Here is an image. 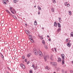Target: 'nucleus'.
<instances>
[{
  "instance_id": "21",
  "label": "nucleus",
  "mask_w": 73,
  "mask_h": 73,
  "mask_svg": "<svg viewBox=\"0 0 73 73\" xmlns=\"http://www.w3.org/2000/svg\"><path fill=\"white\" fill-rule=\"evenodd\" d=\"M51 11L52 12H54V9L52 8V9H51Z\"/></svg>"
},
{
  "instance_id": "33",
  "label": "nucleus",
  "mask_w": 73,
  "mask_h": 73,
  "mask_svg": "<svg viewBox=\"0 0 73 73\" xmlns=\"http://www.w3.org/2000/svg\"><path fill=\"white\" fill-rule=\"evenodd\" d=\"M38 9L39 10H41V7H38Z\"/></svg>"
},
{
  "instance_id": "16",
  "label": "nucleus",
  "mask_w": 73,
  "mask_h": 73,
  "mask_svg": "<svg viewBox=\"0 0 73 73\" xmlns=\"http://www.w3.org/2000/svg\"><path fill=\"white\" fill-rule=\"evenodd\" d=\"M17 1H18V0H14L13 1V2L14 3H16Z\"/></svg>"
},
{
  "instance_id": "14",
  "label": "nucleus",
  "mask_w": 73,
  "mask_h": 73,
  "mask_svg": "<svg viewBox=\"0 0 73 73\" xmlns=\"http://www.w3.org/2000/svg\"><path fill=\"white\" fill-rule=\"evenodd\" d=\"M64 64V60L63 59L62 60V65H63Z\"/></svg>"
},
{
  "instance_id": "47",
  "label": "nucleus",
  "mask_w": 73,
  "mask_h": 73,
  "mask_svg": "<svg viewBox=\"0 0 73 73\" xmlns=\"http://www.w3.org/2000/svg\"><path fill=\"white\" fill-rule=\"evenodd\" d=\"M47 37H48V38H50V36L49 35H47Z\"/></svg>"
},
{
  "instance_id": "57",
  "label": "nucleus",
  "mask_w": 73,
  "mask_h": 73,
  "mask_svg": "<svg viewBox=\"0 0 73 73\" xmlns=\"http://www.w3.org/2000/svg\"><path fill=\"white\" fill-rule=\"evenodd\" d=\"M34 7H35H35H36V5H35V6H34Z\"/></svg>"
},
{
  "instance_id": "62",
  "label": "nucleus",
  "mask_w": 73,
  "mask_h": 73,
  "mask_svg": "<svg viewBox=\"0 0 73 73\" xmlns=\"http://www.w3.org/2000/svg\"><path fill=\"white\" fill-rule=\"evenodd\" d=\"M11 33V32H10V33Z\"/></svg>"
},
{
  "instance_id": "11",
  "label": "nucleus",
  "mask_w": 73,
  "mask_h": 73,
  "mask_svg": "<svg viewBox=\"0 0 73 73\" xmlns=\"http://www.w3.org/2000/svg\"><path fill=\"white\" fill-rule=\"evenodd\" d=\"M54 25L55 27H57V23L56 22H55L54 23Z\"/></svg>"
},
{
  "instance_id": "3",
  "label": "nucleus",
  "mask_w": 73,
  "mask_h": 73,
  "mask_svg": "<svg viewBox=\"0 0 73 73\" xmlns=\"http://www.w3.org/2000/svg\"><path fill=\"white\" fill-rule=\"evenodd\" d=\"M50 64H51L52 65H56L57 64V63L56 62H50Z\"/></svg>"
},
{
  "instance_id": "61",
  "label": "nucleus",
  "mask_w": 73,
  "mask_h": 73,
  "mask_svg": "<svg viewBox=\"0 0 73 73\" xmlns=\"http://www.w3.org/2000/svg\"><path fill=\"white\" fill-rule=\"evenodd\" d=\"M11 33H12L11 32Z\"/></svg>"
},
{
  "instance_id": "30",
  "label": "nucleus",
  "mask_w": 73,
  "mask_h": 73,
  "mask_svg": "<svg viewBox=\"0 0 73 73\" xmlns=\"http://www.w3.org/2000/svg\"><path fill=\"white\" fill-rule=\"evenodd\" d=\"M42 43L43 44H45V42L44 41V40H42Z\"/></svg>"
},
{
  "instance_id": "59",
  "label": "nucleus",
  "mask_w": 73,
  "mask_h": 73,
  "mask_svg": "<svg viewBox=\"0 0 73 73\" xmlns=\"http://www.w3.org/2000/svg\"><path fill=\"white\" fill-rule=\"evenodd\" d=\"M54 73H56V72H54Z\"/></svg>"
},
{
  "instance_id": "2",
  "label": "nucleus",
  "mask_w": 73,
  "mask_h": 73,
  "mask_svg": "<svg viewBox=\"0 0 73 73\" xmlns=\"http://www.w3.org/2000/svg\"><path fill=\"white\" fill-rule=\"evenodd\" d=\"M20 65L21 67H22V68L23 69H24L25 68V66H24L23 64H20Z\"/></svg>"
},
{
  "instance_id": "26",
  "label": "nucleus",
  "mask_w": 73,
  "mask_h": 73,
  "mask_svg": "<svg viewBox=\"0 0 73 73\" xmlns=\"http://www.w3.org/2000/svg\"><path fill=\"white\" fill-rule=\"evenodd\" d=\"M45 48L46 49H48V46H47V45H45Z\"/></svg>"
},
{
  "instance_id": "1",
  "label": "nucleus",
  "mask_w": 73,
  "mask_h": 73,
  "mask_svg": "<svg viewBox=\"0 0 73 73\" xmlns=\"http://www.w3.org/2000/svg\"><path fill=\"white\" fill-rule=\"evenodd\" d=\"M34 52L35 55H37L38 54V52H37V51L35 48L34 49Z\"/></svg>"
},
{
  "instance_id": "48",
  "label": "nucleus",
  "mask_w": 73,
  "mask_h": 73,
  "mask_svg": "<svg viewBox=\"0 0 73 73\" xmlns=\"http://www.w3.org/2000/svg\"><path fill=\"white\" fill-rule=\"evenodd\" d=\"M29 61H28L27 62V64H29Z\"/></svg>"
},
{
  "instance_id": "17",
  "label": "nucleus",
  "mask_w": 73,
  "mask_h": 73,
  "mask_svg": "<svg viewBox=\"0 0 73 73\" xmlns=\"http://www.w3.org/2000/svg\"><path fill=\"white\" fill-rule=\"evenodd\" d=\"M45 68L46 69H47V70H49V69L48 68V66H47L46 67H45Z\"/></svg>"
},
{
  "instance_id": "34",
  "label": "nucleus",
  "mask_w": 73,
  "mask_h": 73,
  "mask_svg": "<svg viewBox=\"0 0 73 73\" xmlns=\"http://www.w3.org/2000/svg\"><path fill=\"white\" fill-rule=\"evenodd\" d=\"M53 57V55H51V56H50V59H52V57Z\"/></svg>"
},
{
  "instance_id": "58",
  "label": "nucleus",
  "mask_w": 73,
  "mask_h": 73,
  "mask_svg": "<svg viewBox=\"0 0 73 73\" xmlns=\"http://www.w3.org/2000/svg\"><path fill=\"white\" fill-rule=\"evenodd\" d=\"M42 29H44V28L42 27Z\"/></svg>"
},
{
  "instance_id": "35",
  "label": "nucleus",
  "mask_w": 73,
  "mask_h": 73,
  "mask_svg": "<svg viewBox=\"0 0 73 73\" xmlns=\"http://www.w3.org/2000/svg\"><path fill=\"white\" fill-rule=\"evenodd\" d=\"M32 67L34 69V68H35V65L34 64H33L32 65Z\"/></svg>"
},
{
  "instance_id": "42",
  "label": "nucleus",
  "mask_w": 73,
  "mask_h": 73,
  "mask_svg": "<svg viewBox=\"0 0 73 73\" xmlns=\"http://www.w3.org/2000/svg\"><path fill=\"white\" fill-rule=\"evenodd\" d=\"M25 62H27V59H26L25 60Z\"/></svg>"
},
{
  "instance_id": "24",
  "label": "nucleus",
  "mask_w": 73,
  "mask_h": 73,
  "mask_svg": "<svg viewBox=\"0 0 73 73\" xmlns=\"http://www.w3.org/2000/svg\"><path fill=\"white\" fill-rule=\"evenodd\" d=\"M12 16L14 18V19H17V18H16V16H15L14 15H12Z\"/></svg>"
},
{
  "instance_id": "18",
  "label": "nucleus",
  "mask_w": 73,
  "mask_h": 73,
  "mask_svg": "<svg viewBox=\"0 0 73 73\" xmlns=\"http://www.w3.org/2000/svg\"><path fill=\"white\" fill-rule=\"evenodd\" d=\"M34 25H37V21H35L34 22Z\"/></svg>"
},
{
  "instance_id": "54",
  "label": "nucleus",
  "mask_w": 73,
  "mask_h": 73,
  "mask_svg": "<svg viewBox=\"0 0 73 73\" xmlns=\"http://www.w3.org/2000/svg\"><path fill=\"white\" fill-rule=\"evenodd\" d=\"M70 72H71V73H73V71H71Z\"/></svg>"
},
{
  "instance_id": "13",
  "label": "nucleus",
  "mask_w": 73,
  "mask_h": 73,
  "mask_svg": "<svg viewBox=\"0 0 73 73\" xmlns=\"http://www.w3.org/2000/svg\"><path fill=\"white\" fill-rule=\"evenodd\" d=\"M61 28H59L58 29V31H57L58 32H59L60 31H61Z\"/></svg>"
},
{
  "instance_id": "39",
  "label": "nucleus",
  "mask_w": 73,
  "mask_h": 73,
  "mask_svg": "<svg viewBox=\"0 0 73 73\" xmlns=\"http://www.w3.org/2000/svg\"><path fill=\"white\" fill-rule=\"evenodd\" d=\"M11 13H13V14H15V13L13 12V11H11Z\"/></svg>"
},
{
  "instance_id": "9",
  "label": "nucleus",
  "mask_w": 73,
  "mask_h": 73,
  "mask_svg": "<svg viewBox=\"0 0 73 73\" xmlns=\"http://www.w3.org/2000/svg\"><path fill=\"white\" fill-rule=\"evenodd\" d=\"M32 35H30L29 36V39H30L31 40H32Z\"/></svg>"
},
{
  "instance_id": "32",
  "label": "nucleus",
  "mask_w": 73,
  "mask_h": 73,
  "mask_svg": "<svg viewBox=\"0 0 73 73\" xmlns=\"http://www.w3.org/2000/svg\"><path fill=\"white\" fill-rule=\"evenodd\" d=\"M44 38H43V37L42 36H40V39H43Z\"/></svg>"
},
{
  "instance_id": "53",
  "label": "nucleus",
  "mask_w": 73,
  "mask_h": 73,
  "mask_svg": "<svg viewBox=\"0 0 73 73\" xmlns=\"http://www.w3.org/2000/svg\"><path fill=\"white\" fill-rule=\"evenodd\" d=\"M59 20H61V18H59Z\"/></svg>"
},
{
  "instance_id": "25",
  "label": "nucleus",
  "mask_w": 73,
  "mask_h": 73,
  "mask_svg": "<svg viewBox=\"0 0 73 73\" xmlns=\"http://www.w3.org/2000/svg\"><path fill=\"white\" fill-rule=\"evenodd\" d=\"M4 21L3 20L1 21V24H3V23H4Z\"/></svg>"
},
{
  "instance_id": "46",
  "label": "nucleus",
  "mask_w": 73,
  "mask_h": 73,
  "mask_svg": "<svg viewBox=\"0 0 73 73\" xmlns=\"http://www.w3.org/2000/svg\"><path fill=\"white\" fill-rule=\"evenodd\" d=\"M23 59H25V57H24V56H23Z\"/></svg>"
},
{
  "instance_id": "20",
  "label": "nucleus",
  "mask_w": 73,
  "mask_h": 73,
  "mask_svg": "<svg viewBox=\"0 0 73 73\" xmlns=\"http://www.w3.org/2000/svg\"><path fill=\"white\" fill-rule=\"evenodd\" d=\"M68 12L69 13V15H72V14H71V12L70 11H68Z\"/></svg>"
},
{
  "instance_id": "15",
  "label": "nucleus",
  "mask_w": 73,
  "mask_h": 73,
  "mask_svg": "<svg viewBox=\"0 0 73 73\" xmlns=\"http://www.w3.org/2000/svg\"><path fill=\"white\" fill-rule=\"evenodd\" d=\"M37 69V65H36V66L35 67L34 69L35 70H36Z\"/></svg>"
},
{
  "instance_id": "56",
  "label": "nucleus",
  "mask_w": 73,
  "mask_h": 73,
  "mask_svg": "<svg viewBox=\"0 0 73 73\" xmlns=\"http://www.w3.org/2000/svg\"><path fill=\"white\" fill-rule=\"evenodd\" d=\"M21 40H24V39H22Z\"/></svg>"
},
{
  "instance_id": "23",
  "label": "nucleus",
  "mask_w": 73,
  "mask_h": 73,
  "mask_svg": "<svg viewBox=\"0 0 73 73\" xmlns=\"http://www.w3.org/2000/svg\"><path fill=\"white\" fill-rule=\"evenodd\" d=\"M19 38V36H17L16 37V40H18Z\"/></svg>"
},
{
  "instance_id": "45",
  "label": "nucleus",
  "mask_w": 73,
  "mask_h": 73,
  "mask_svg": "<svg viewBox=\"0 0 73 73\" xmlns=\"http://www.w3.org/2000/svg\"><path fill=\"white\" fill-rule=\"evenodd\" d=\"M66 42H68V39H66Z\"/></svg>"
},
{
  "instance_id": "7",
  "label": "nucleus",
  "mask_w": 73,
  "mask_h": 73,
  "mask_svg": "<svg viewBox=\"0 0 73 73\" xmlns=\"http://www.w3.org/2000/svg\"><path fill=\"white\" fill-rule=\"evenodd\" d=\"M31 53H29V54H28L27 55V56L29 58V57H30V56H31Z\"/></svg>"
},
{
  "instance_id": "60",
  "label": "nucleus",
  "mask_w": 73,
  "mask_h": 73,
  "mask_svg": "<svg viewBox=\"0 0 73 73\" xmlns=\"http://www.w3.org/2000/svg\"><path fill=\"white\" fill-rule=\"evenodd\" d=\"M72 64H73V61H72Z\"/></svg>"
},
{
  "instance_id": "6",
  "label": "nucleus",
  "mask_w": 73,
  "mask_h": 73,
  "mask_svg": "<svg viewBox=\"0 0 73 73\" xmlns=\"http://www.w3.org/2000/svg\"><path fill=\"white\" fill-rule=\"evenodd\" d=\"M61 57L62 59H64L65 57V55L64 54H61Z\"/></svg>"
},
{
  "instance_id": "44",
  "label": "nucleus",
  "mask_w": 73,
  "mask_h": 73,
  "mask_svg": "<svg viewBox=\"0 0 73 73\" xmlns=\"http://www.w3.org/2000/svg\"><path fill=\"white\" fill-rule=\"evenodd\" d=\"M30 73H32V71L31 70H30Z\"/></svg>"
},
{
  "instance_id": "50",
  "label": "nucleus",
  "mask_w": 73,
  "mask_h": 73,
  "mask_svg": "<svg viewBox=\"0 0 73 73\" xmlns=\"http://www.w3.org/2000/svg\"><path fill=\"white\" fill-rule=\"evenodd\" d=\"M54 49L55 51H56V48H54Z\"/></svg>"
},
{
  "instance_id": "4",
  "label": "nucleus",
  "mask_w": 73,
  "mask_h": 73,
  "mask_svg": "<svg viewBox=\"0 0 73 73\" xmlns=\"http://www.w3.org/2000/svg\"><path fill=\"white\" fill-rule=\"evenodd\" d=\"M38 54H39V56H40L41 57L42 56V52H41V51H38Z\"/></svg>"
},
{
  "instance_id": "5",
  "label": "nucleus",
  "mask_w": 73,
  "mask_h": 73,
  "mask_svg": "<svg viewBox=\"0 0 73 73\" xmlns=\"http://www.w3.org/2000/svg\"><path fill=\"white\" fill-rule=\"evenodd\" d=\"M58 62H61V59L60 58H58Z\"/></svg>"
},
{
  "instance_id": "55",
  "label": "nucleus",
  "mask_w": 73,
  "mask_h": 73,
  "mask_svg": "<svg viewBox=\"0 0 73 73\" xmlns=\"http://www.w3.org/2000/svg\"><path fill=\"white\" fill-rule=\"evenodd\" d=\"M25 26L27 27V24H25Z\"/></svg>"
},
{
  "instance_id": "29",
  "label": "nucleus",
  "mask_w": 73,
  "mask_h": 73,
  "mask_svg": "<svg viewBox=\"0 0 73 73\" xmlns=\"http://www.w3.org/2000/svg\"><path fill=\"white\" fill-rule=\"evenodd\" d=\"M10 11H12V7H10Z\"/></svg>"
},
{
  "instance_id": "41",
  "label": "nucleus",
  "mask_w": 73,
  "mask_h": 73,
  "mask_svg": "<svg viewBox=\"0 0 73 73\" xmlns=\"http://www.w3.org/2000/svg\"><path fill=\"white\" fill-rule=\"evenodd\" d=\"M70 5L69 4H68L67 5V7H69V6Z\"/></svg>"
},
{
  "instance_id": "36",
  "label": "nucleus",
  "mask_w": 73,
  "mask_h": 73,
  "mask_svg": "<svg viewBox=\"0 0 73 73\" xmlns=\"http://www.w3.org/2000/svg\"><path fill=\"white\" fill-rule=\"evenodd\" d=\"M13 11H14V12H15V13H16V11H15V9H13Z\"/></svg>"
},
{
  "instance_id": "38",
  "label": "nucleus",
  "mask_w": 73,
  "mask_h": 73,
  "mask_svg": "<svg viewBox=\"0 0 73 73\" xmlns=\"http://www.w3.org/2000/svg\"><path fill=\"white\" fill-rule=\"evenodd\" d=\"M65 6L66 5H67V2H65Z\"/></svg>"
},
{
  "instance_id": "19",
  "label": "nucleus",
  "mask_w": 73,
  "mask_h": 73,
  "mask_svg": "<svg viewBox=\"0 0 73 73\" xmlns=\"http://www.w3.org/2000/svg\"><path fill=\"white\" fill-rule=\"evenodd\" d=\"M25 32L28 35H29V31H28L27 30H25Z\"/></svg>"
},
{
  "instance_id": "51",
  "label": "nucleus",
  "mask_w": 73,
  "mask_h": 73,
  "mask_svg": "<svg viewBox=\"0 0 73 73\" xmlns=\"http://www.w3.org/2000/svg\"><path fill=\"white\" fill-rule=\"evenodd\" d=\"M38 15H39V14H40V12H38Z\"/></svg>"
},
{
  "instance_id": "37",
  "label": "nucleus",
  "mask_w": 73,
  "mask_h": 73,
  "mask_svg": "<svg viewBox=\"0 0 73 73\" xmlns=\"http://www.w3.org/2000/svg\"><path fill=\"white\" fill-rule=\"evenodd\" d=\"M4 4H7V2H5V1H4Z\"/></svg>"
},
{
  "instance_id": "10",
  "label": "nucleus",
  "mask_w": 73,
  "mask_h": 73,
  "mask_svg": "<svg viewBox=\"0 0 73 73\" xmlns=\"http://www.w3.org/2000/svg\"><path fill=\"white\" fill-rule=\"evenodd\" d=\"M58 28L61 27V25H60V23H58Z\"/></svg>"
},
{
  "instance_id": "52",
  "label": "nucleus",
  "mask_w": 73,
  "mask_h": 73,
  "mask_svg": "<svg viewBox=\"0 0 73 73\" xmlns=\"http://www.w3.org/2000/svg\"><path fill=\"white\" fill-rule=\"evenodd\" d=\"M51 39H50V38L49 39H48V41H50Z\"/></svg>"
},
{
  "instance_id": "28",
  "label": "nucleus",
  "mask_w": 73,
  "mask_h": 73,
  "mask_svg": "<svg viewBox=\"0 0 73 73\" xmlns=\"http://www.w3.org/2000/svg\"><path fill=\"white\" fill-rule=\"evenodd\" d=\"M0 54H1V57H2V58H4V56H3V55L1 54V53H0Z\"/></svg>"
},
{
  "instance_id": "31",
  "label": "nucleus",
  "mask_w": 73,
  "mask_h": 73,
  "mask_svg": "<svg viewBox=\"0 0 73 73\" xmlns=\"http://www.w3.org/2000/svg\"><path fill=\"white\" fill-rule=\"evenodd\" d=\"M53 3L54 4H55V3H56V0H53Z\"/></svg>"
},
{
  "instance_id": "49",
  "label": "nucleus",
  "mask_w": 73,
  "mask_h": 73,
  "mask_svg": "<svg viewBox=\"0 0 73 73\" xmlns=\"http://www.w3.org/2000/svg\"><path fill=\"white\" fill-rule=\"evenodd\" d=\"M8 12H9V14H10V15H12V14H11V13L9 12V11Z\"/></svg>"
},
{
  "instance_id": "8",
  "label": "nucleus",
  "mask_w": 73,
  "mask_h": 73,
  "mask_svg": "<svg viewBox=\"0 0 73 73\" xmlns=\"http://www.w3.org/2000/svg\"><path fill=\"white\" fill-rule=\"evenodd\" d=\"M67 45L68 46V47H70V45H71L70 43L68 42V43H67Z\"/></svg>"
},
{
  "instance_id": "43",
  "label": "nucleus",
  "mask_w": 73,
  "mask_h": 73,
  "mask_svg": "<svg viewBox=\"0 0 73 73\" xmlns=\"http://www.w3.org/2000/svg\"><path fill=\"white\" fill-rule=\"evenodd\" d=\"M62 73H64V70H62Z\"/></svg>"
},
{
  "instance_id": "12",
  "label": "nucleus",
  "mask_w": 73,
  "mask_h": 73,
  "mask_svg": "<svg viewBox=\"0 0 73 73\" xmlns=\"http://www.w3.org/2000/svg\"><path fill=\"white\" fill-rule=\"evenodd\" d=\"M43 57L45 61H46V56H44Z\"/></svg>"
},
{
  "instance_id": "22",
  "label": "nucleus",
  "mask_w": 73,
  "mask_h": 73,
  "mask_svg": "<svg viewBox=\"0 0 73 73\" xmlns=\"http://www.w3.org/2000/svg\"><path fill=\"white\" fill-rule=\"evenodd\" d=\"M70 35L72 37H73V32L71 33Z\"/></svg>"
},
{
  "instance_id": "40",
  "label": "nucleus",
  "mask_w": 73,
  "mask_h": 73,
  "mask_svg": "<svg viewBox=\"0 0 73 73\" xmlns=\"http://www.w3.org/2000/svg\"><path fill=\"white\" fill-rule=\"evenodd\" d=\"M6 11L7 12H9V11L7 9H6Z\"/></svg>"
},
{
  "instance_id": "27",
  "label": "nucleus",
  "mask_w": 73,
  "mask_h": 73,
  "mask_svg": "<svg viewBox=\"0 0 73 73\" xmlns=\"http://www.w3.org/2000/svg\"><path fill=\"white\" fill-rule=\"evenodd\" d=\"M9 30L10 31H12V28H9Z\"/></svg>"
}]
</instances>
